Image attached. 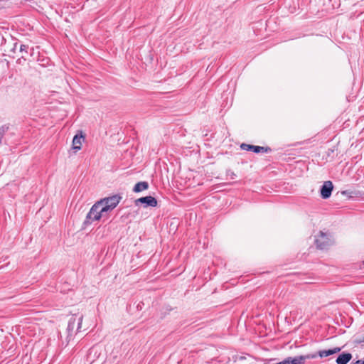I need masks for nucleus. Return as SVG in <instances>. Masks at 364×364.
<instances>
[{
  "instance_id": "nucleus-1",
  "label": "nucleus",
  "mask_w": 364,
  "mask_h": 364,
  "mask_svg": "<svg viewBox=\"0 0 364 364\" xmlns=\"http://www.w3.org/2000/svg\"><path fill=\"white\" fill-rule=\"evenodd\" d=\"M314 242L318 249L326 250L333 244V238L331 232L319 231L315 235Z\"/></svg>"
},
{
  "instance_id": "nucleus-2",
  "label": "nucleus",
  "mask_w": 364,
  "mask_h": 364,
  "mask_svg": "<svg viewBox=\"0 0 364 364\" xmlns=\"http://www.w3.org/2000/svg\"><path fill=\"white\" fill-rule=\"evenodd\" d=\"M100 203H95L88 212L85 220V224H90L94 221H97L100 218L105 217V212L102 210Z\"/></svg>"
},
{
  "instance_id": "nucleus-3",
  "label": "nucleus",
  "mask_w": 364,
  "mask_h": 364,
  "mask_svg": "<svg viewBox=\"0 0 364 364\" xmlns=\"http://www.w3.org/2000/svg\"><path fill=\"white\" fill-rule=\"evenodd\" d=\"M83 319V315L81 314H73L68 321V336L71 337L80 331Z\"/></svg>"
},
{
  "instance_id": "nucleus-4",
  "label": "nucleus",
  "mask_w": 364,
  "mask_h": 364,
  "mask_svg": "<svg viewBox=\"0 0 364 364\" xmlns=\"http://www.w3.org/2000/svg\"><path fill=\"white\" fill-rule=\"evenodd\" d=\"M122 197L118 195H114L111 197L105 198L97 203H100L102 210L107 213V212L113 210L120 202Z\"/></svg>"
},
{
  "instance_id": "nucleus-5",
  "label": "nucleus",
  "mask_w": 364,
  "mask_h": 364,
  "mask_svg": "<svg viewBox=\"0 0 364 364\" xmlns=\"http://www.w3.org/2000/svg\"><path fill=\"white\" fill-rule=\"evenodd\" d=\"M104 360L103 350L100 346L91 348L87 355V361L93 363L95 361L102 363Z\"/></svg>"
},
{
  "instance_id": "nucleus-6",
  "label": "nucleus",
  "mask_w": 364,
  "mask_h": 364,
  "mask_svg": "<svg viewBox=\"0 0 364 364\" xmlns=\"http://www.w3.org/2000/svg\"><path fill=\"white\" fill-rule=\"evenodd\" d=\"M333 183L330 181H325L323 186L321 188L320 193L322 198L327 199L328 198L333 191Z\"/></svg>"
},
{
  "instance_id": "nucleus-7",
  "label": "nucleus",
  "mask_w": 364,
  "mask_h": 364,
  "mask_svg": "<svg viewBox=\"0 0 364 364\" xmlns=\"http://www.w3.org/2000/svg\"><path fill=\"white\" fill-rule=\"evenodd\" d=\"M139 203L144 204V207H156L157 205V200L154 197L149 196L136 199L135 204L137 205Z\"/></svg>"
},
{
  "instance_id": "nucleus-8",
  "label": "nucleus",
  "mask_w": 364,
  "mask_h": 364,
  "mask_svg": "<svg viewBox=\"0 0 364 364\" xmlns=\"http://www.w3.org/2000/svg\"><path fill=\"white\" fill-rule=\"evenodd\" d=\"M240 148L242 150L252 151L255 153H259L261 151L267 152L268 150H269V148H265L264 146H254V145L247 144H244V143L241 144Z\"/></svg>"
},
{
  "instance_id": "nucleus-9",
  "label": "nucleus",
  "mask_w": 364,
  "mask_h": 364,
  "mask_svg": "<svg viewBox=\"0 0 364 364\" xmlns=\"http://www.w3.org/2000/svg\"><path fill=\"white\" fill-rule=\"evenodd\" d=\"M352 358V355L350 353H343L340 354L337 359V364H347Z\"/></svg>"
},
{
  "instance_id": "nucleus-10",
  "label": "nucleus",
  "mask_w": 364,
  "mask_h": 364,
  "mask_svg": "<svg viewBox=\"0 0 364 364\" xmlns=\"http://www.w3.org/2000/svg\"><path fill=\"white\" fill-rule=\"evenodd\" d=\"M84 136L82 134L75 135L73 139V149L75 151H78L81 149L82 142L84 140Z\"/></svg>"
},
{
  "instance_id": "nucleus-11",
  "label": "nucleus",
  "mask_w": 364,
  "mask_h": 364,
  "mask_svg": "<svg viewBox=\"0 0 364 364\" xmlns=\"http://www.w3.org/2000/svg\"><path fill=\"white\" fill-rule=\"evenodd\" d=\"M340 350L341 348L336 347L333 349L319 350L318 354L321 358H323L338 353Z\"/></svg>"
},
{
  "instance_id": "nucleus-12",
  "label": "nucleus",
  "mask_w": 364,
  "mask_h": 364,
  "mask_svg": "<svg viewBox=\"0 0 364 364\" xmlns=\"http://www.w3.org/2000/svg\"><path fill=\"white\" fill-rule=\"evenodd\" d=\"M149 188V184L146 181H141L137 183L134 188L133 191L136 193L141 192L142 191L146 190Z\"/></svg>"
},
{
  "instance_id": "nucleus-13",
  "label": "nucleus",
  "mask_w": 364,
  "mask_h": 364,
  "mask_svg": "<svg viewBox=\"0 0 364 364\" xmlns=\"http://www.w3.org/2000/svg\"><path fill=\"white\" fill-rule=\"evenodd\" d=\"M28 46L26 45H21L20 46V51L21 52H26L27 53Z\"/></svg>"
},
{
  "instance_id": "nucleus-14",
  "label": "nucleus",
  "mask_w": 364,
  "mask_h": 364,
  "mask_svg": "<svg viewBox=\"0 0 364 364\" xmlns=\"http://www.w3.org/2000/svg\"><path fill=\"white\" fill-rule=\"evenodd\" d=\"M353 364H364V361L359 360H357L356 362L353 363Z\"/></svg>"
}]
</instances>
